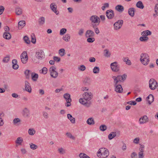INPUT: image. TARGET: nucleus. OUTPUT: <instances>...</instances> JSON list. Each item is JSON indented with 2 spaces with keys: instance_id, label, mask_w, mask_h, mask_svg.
Segmentation results:
<instances>
[{
  "instance_id": "12",
  "label": "nucleus",
  "mask_w": 158,
  "mask_h": 158,
  "mask_svg": "<svg viewBox=\"0 0 158 158\" xmlns=\"http://www.w3.org/2000/svg\"><path fill=\"white\" fill-rule=\"evenodd\" d=\"M106 15L109 19H112L114 15V12L112 10H108L106 11Z\"/></svg>"
},
{
  "instance_id": "33",
  "label": "nucleus",
  "mask_w": 158,
  "mask_h": 158,
  "mask_svg": "<svg viewBox=\"0 0 158 158\" xmlns=\"http://www.w3.org/2000/svg\"><path fill=\"white\" fill-rule=\"evenodd\" d=\"M64 97L66 100V101H72L70 98V95L68 93L65 94L64 95Z\"/></svg>"
},
{
  "instance_id": "1",
  "label": "nucleus",
  "mask_w": 158,
  "mask_h": 158,
  "mask_svg": "<svg viewBox=\"0 0 158 158\" xmlns=\"http://www.w3.org/2000/svg\"><path fill=\"white\" fill-rule=\"evenodd\" d=\"M83 98L79 99L80 103L87 107H90L91 104L90 100L92 98L93 95L91 92H85L83 94Z\"/></svg>"
},
{
  "instance_id": "35",
  "label": "nucleus",
  "mask_w": 158,
  "mask_h": 158,
  "mask_svg": "<svg viewBox=\"0 0 158 158\" xmlns=\"http://www.w3.org/2000/svg\"><path fill=\"white\" fill-rule=\"evenodd\" d=\"M70 38V35L69 34H66L63 37V39L66 42L69 41Z\"/></svg>"
},
{
  "instance_id": "25",
  "label": "nucleus",
  "mask_w": 158,
  "mask_h": 158,
  "mask_svg": "<svg viewBox=\"0 0 158 158\" xmlns=\"http://www.w3.org/2000/svg\"><path fill=\"white\" fill-rule=\"evenodd\" d=\"M38 75L37 73L34 72H33L31 73V78L33 81H37L38 78Z\"/></svg>"
},
{
  "instance_id": "46",
  "label": "nucleus",
  "mask_w": 158,
  "mask_h": 158,
  "mask_svg": "<svg viewBox=\"0 0 158 158\" xmlns=\"http://www.w3.org/2000/svg\"><path fill=\"white\" fill-rule=\"evenodd\" d=\"M10 57L9 56H6L4 57L2 60V62L4 63H7L10 60Z\"/></svg>"
},
{
  "instance_id": "44",
  "label": "nucleus",
  "mask_w": 158,
  "mask_h": 158,
  "mask_svg": "<svg viewBox=\"0 0 158 158\" xmlns=\"http://www.w3.org/2000/svg\"><path fill=\"white\" fill-rule=\"evenodd\" d=\"M47 71L48 69L45 67H44L41 70H40V73L44 74H46L47 73Z\"/></svg>"
},
{
  "instance_id": "59",
  "label": "nucleus",
  "mask_w": 158,
  "mask_h": 158,
  "mask_svg": "<svg viewBox=\"0 0 158 158\" xmlns=\"http://www.w3.org/2000/svg\"><path fill=\"white\" fill-rule=\"evenodd\" d=\"M140 147L139 148V150L140 152H143L144 151V146L143 144H140Z\"/></svg>"
},
{
  "instance_id": "57",
  "label": "nucleus",
  "mask_w": 158,
  "mask_h": 158,
  "mask_svg": "<svg viewBox=\"0 0 158 158\" xmlns=\"http://www.w3.org/2000/svg\"><path fill=\"white\" fill-rule=\"evenodd\" d=\"M84 32V29L83 28H81L79 30L78 32V34L80 36H82Z\"/></svg>"
},
{
  "instance_id": "2",
  "label": "nucleus",
  "mask_w": 158,
  "mask_h": 158,
  "mask_svg": "<svg viewBox=\"0 0 158 158\" xmlns=\"http://www.w3.org/2000/svg\"><path fill=\"white\" fill-rule=\"evenodd\" d=\"M97 155L100 158H106L108 156L109 152L106 148H101L98 150Z\"/></svg>"
},
{
  "instance_id": "56",
  "label": "nucleus",
  "mask_w": 158,
  "mask_h": 158,
  "mask_svg": "<svg viewBox=\"0 0 158 158\" xmlns=\"http://www.w3.org/2000/svg\"><path fill=\"white\" fill-rule=\"evenodd\" d=\"M67 30L66 29L63 28L61 29L60 30V35H64L66 32Z\"/></svg>"
},
{
  "instance_id": "43",
  "label": "nucleus",
  "mask_w": 158,
  "mask_h": 158,
  "mask_svg": "<svg viewBox=\"0 0 158 158\" xmlns=\"http://www.w3.org/2000/svg\"><path fill=\"white\" fill-rule=\"evenodd\" d=\"M100 71V69L97 66L95 67L93 69V72L94 74H98Z\"/></svg>"
},
{
  "instance_id": "49",
  "label": "nucleus",
  "mask_w": 158,
  "mask_h": 158,
  "mask_svg": "<svg viewBox=\"0 0 158 158\" xmlns=\"http://www.w3.org/2000/svg\"><path fill=\"white\" fill-rule=\"evenodd\" d=\"M23 40L27 44L30 43V41L29 38L27 36H25L23 37Z\"/></svg>"
},
{
  "instance_id": "10",
  "label": "nucleus",
  "mask_w": 158,
  "mask_h": 158,
  "mask_svg": "<svg viewBox=\"0 0 158 158\" xmlns=\"http://www.w3.org/2000/svg\"><path fill=\"white\" fill-rule=\"evenodd\" d=\"M50 7L51 10L56 15H58L59 14V11L57 10V5L55 3L53 2L51 3L50 5Z\"/></svg>"
},
{
  "instance_id": "26",
  "label": "nucleus",
  "mask_w": 158,
  "mask_h": 158,
  "mask_svg": "<svg viewBox=\"0 0 158 158\" xmlns=\"http://www.w3.org/2000/svg\"><path fill=\"white\" fill-rule=\"evenodd\" d=\"M67 117L68 119L70 120L72 123L73 124L75 123L76 122L75 118L73 117L70 114H68L67 115Z\"/></svg>"
},
{
  "instance_id": "22",
  "label": "nucleus",
  "mask_w": 158,
  "mask_h": 158,
  "mask_svg": "<svg viewBox=\"0 0 158 158\" xmlns=\"http://www.w3.org/2000/svg\"><path fill=\"white\" fill-rule=\"evenodd\" d=\"M25 25L26 23L25 21L22 20L19 21L18 24L19 29H21L25 26Z\"/></svg>"
},
{
  "instance_id": "23",
  "label": "nucleus",
  "mask_w": 158,
  "mask_h": 158,
  "mask_svg": "<svg viewBox=\"0 0 158 158\" xmlns=\"http://www.w3.org/2000/svg\"><path fill=\"white\" fill-rule=\"evenodd\" d=\"M3 37L6 40H10L11 38V34L8 32H4L3 34Z\"/></svg>"
},
{
  "instance_id": "4",
  "label": "nucleus",
  "mask_w": 158,
  "mask_h": 158,
  "mask_svg": "<svg viewBox=\"0 0 158 158\" xmlns=\"http://www.w3.org/2000/svg\"><path fill=\"white\" fill-rule=\"evenodd\" d=\"M149 87L151 90H155L158 86L157 81L153 78L149 80Z\"/></svg>"
},
{
  "instance_id": "54",
  "label": "nucleus",
  "mask_w": 158,
  "mask_h": 158,
  "mask_svg": "<svg viewBox=\"0 0 158 158\" xmlns=\"http://www.w3.org/2000/svg\"><path fill=\"white\" fill-rule=\"evenodd\" d=\"M58 151L59 152L60 154H64L65 152V150L62 148H58Z\"/></svg>"
},
{
  "instance_id": "27",
  "label": "nucleus",
  "mask_w": 158,
  "mask_h": 158,
  "mask_svg": "<svg viewBox=\"0 0 158 158\" xmlns=\"http://www.w3.org/2000/svg\"><path fill=\"white\" fill-rule=\"evenodd\" d=\"M86 123L87 124L89 125H93L95 124L94 118L92 117L88 119L86 121Z\"/></svg>"
},
{
  "instance_id": "34",
  "label": "nucleus",
  "mask_w": 158,
  "mask_h": 158,
  "mask_svg": "<svg viewBox=\"0 0 158 158\" xmlns=\"http://www.w3.org/2000/svg\"><path fill=\"white\" fill-rule=\"evenodd\" d=\"M154 10L155 13L153 14V16L154 17L156 18L157 16H158V4L156 5Z\"/></svg>"
},
{
  "instance_id": "52",
  "label": "nucleus",
  "mask_w": 158,
  "mask_h": 158,
  "mask_svg": "<svg viewBox=\"0 0 158 158\" xmlns=\"http://www.w3.org/2000/svg\"><path fill=\"white\" fill-rule=\"evenodd\" d=\"M32 35H31V42L33 44H35L36 43V38L34 34H33Z\"/></svg>"
},
{
  "instance_id": "51",
  "label": "nucleus",
  "mask_w": 158,
  "mask_h": 158,
  "mask_svg": "<svg viewBox=\"0 0 158 158\" xmlns=\"http://www.w3.org/2000/svg\"><path fill=\"white\" fill-rule=\"evenodd\" d=\"M87 41L89 43H93L95 41V39L93 37H89L87 38Z\"/></svg>"
},
{
  "instance_id": "40",
  "label": "nucleus",
  "mask_w": 158,
  "mask_h": 158,
  "mask_svg": "<svg viewBox=\"0 0 158 158\" xmlns=\"http://www.w3.org/2000/svg\"><path fill=\"white\" fill-rule=\"evenodd\" d=\"M149 38L148 37L141 36L139 38V40L141 42H147Z\"/></svg>"
},
{
  "instance_id": "21",
  "label": "nucleus",
  "mask_w": 158,
  "mask_h": 158,
  "mask_svg": "<svg viewBox=\"0 0 158 158\" xmlns=\"http://www.w3.org/2000/svg\"><path fill=\"white\" fill-rule=\"evenodd\" d=\"M154 99V96L152 94H150L147 98V100L149 104H151L153 101Z\"/></svg>"
},
{
  "instance_id": "63",
  "label": "nucleus",
  "mask_w": 158,
  "mask_h": 158,
  "mask_svg": "<svg viewBox=\"0 0 158 158\" xmlns=\"http://www.w3.org/2000/svg\"><path fill=\"white\" fill-rule=\"evenodd\" d=\"M137 153L135 152H133L131 154V158H137Z\"/></svg>"
},
{
  "instance_id": "47",
  "label": "nucleus",
  "mask_w": 158,
  "mask_h": 158,
  "mask_svg": "<svg viewBox=\"0 0 158 158\" xmlns=\"http://www.w3.org/2000/svg\"><path fill=\"white\" fill-rule=\"evenodd\" d=\"M99 129L101 131H104L106 130L107 127L105 125H102L100 126Z\"/></svg>"
},
{
  "instance_id": "15",
  "label": "nucleus",
  "mask_w": 158,
  "mask_h": 158,
  "mask_svg": "<svg viewBox=\"0 0 158 158\" xmlns=\"http://www.w3.org/2000/svg\"><path fill=\"white\" fill-rule=\"evenodd\" d=\"M112 78L114 79V84L115 85L117 84L118 82L123 81L122 80V78L121 75H118L117 77L115 76H113L112 77Z\"/></svg>"
},
{
  "instance_id": "13",
  "label": "nucleus",
  "mask_w": 158,
  "mask_h": 158,
  "mask_svg": "<svg viewBox=\"0 0 158 158\" xmlns=\"http://www.w3.org/2000/svg\"><path fill=\"white\" fill-rule=\"evenodd\" d=\"M25 87L26 91L30 93L31 92V88L30 84L27 81H25Z\"/></svg>"
},
{
  "instance_id": "60",
  "label": "nucleus",
  "mask_w": 158,
  "mask_h": 158,
  "mask_svg": "<svg viewBox=\"0 0 158 158\" xmlns=\"http://www.w3.org/2000/svg\"><path fill=\"white\" fill-rule=\"evenodd\" d=\"M109 6V4L108 3H105L104 4V6L102 7V10H104L106 7H108Z\"/></svg>"
},
{
  "instance_id": "14",
  "label": "nucleus",
  "mask_w": 158,
  "mask_h": 158,
  "mask_svg": "<svg viewBox=\"0 0 158 158\" xmlns=\"http://www.w3.org/2000/svg\"><path fill=\"white\" fill-rule=\"evenodd\" d=\"M23 115L25 118H29L30 117V110L27 108H24L23 110Z\"/></svg>"
},
{
  "instance_id": "16",
  "label": "nucleus",
  "mask_w": 158,
  "mask_h": 158,
  "mask_svg": "<svg viewBox=\"0 0 158 158\" xmlns=\"http://www.w3.org/2000/svg\"><path fill=\"white\" fill-rule=\"evenodd\" d=\"M115 87V90L116 92L118 93H122L123 91V89L120 85H115L114 84Z\"/></svg>"
},
{
  "instance_id": "28",
  "label": "nucleus",
  "mask_w": 158,
  "mask_h": 158,
  "mask_svg": "<svg viewBox=\"0 0 158 158\" xmlns=\"http://www.w3.org/2000/svg\"><path fill=\"white\" fill-rule=\"evenodd\" d=\"M15 11L16 14L17 15H20L22 14V9L19 7H17L15 8Z\"/></svg>"
},
{
  "instance_id": "5",
  "label": "nucleus",
  "mask_w": 158,
  "mask_h": 158,
  "mask_svg": "<svg viewBox=\"0 0 158 158\" xmlns=\"http://www.w3.org/2000/svg\"><path fill=\"white\" fill-rule=\"evenodd\" d=\"M56 68L55 66H52L49 69V72L51 76L54 78H56L58 76V72L56 71Z\"/></svg>"
},
{
  "instance_id": "58",
  "label": "nucleus",
  "mask_w": 158,
  "mask_h": 158,
  "mask_svg": "<svg viewBox=\"0 0 158 158\" xmlns=\"http://www.w3.org/2000/svg\"><path fill=\"white\" fill-rule=\"evenodd\" d=\"M78 69L81 71H84L85 69V67L83 65H81L78 68Z\"/></svg>"
},
{
  "instance_id": "61",
  "label": "nucleus",
  "mask_w": 158,
  "mask_h": 158,
  "mask_svg": "<svg viewBox=\"0 0 158 158\" xmlns=\"http://www.w3.org/2000/svg\"><path fill=\"white\" fill-rule=\"evenodd\" d=\"M121 77L122 78V80L123 81H124L126 79L127 77V75L125 73L121 76Z\"/></svg>"
},
{
  "instance_id": "8",
  "label": "nucleus",
  "mask_w": 158,
  "mask_h": 158,
  "mask_svg": "<svg viewBox=\"0 0 158 158\" xmlns=\"http://www.w3.org/2000/svg\"><path fill=\"white\" fill-rule=\"evenodd\" d=\"M117 62H114L110 64V66L112 70L115 72H117L119 70V67L117 65Z\"/></svg>"
},
{
  "instance_id": "18",
  "label": "nucleus",
  "mask_w": 158,
  "mask_h": 158,
  "mask_svg": "<svg viewBox=\"0 0 158 158\" xmlns=\"http://www.w3.org/2000/svg\"><path fill=\"white\" fill-rule=\"evenodd\" d=\"M148 122V118L146 115L141 117L139 119L140 124H143Z\"/></svg>"
},
{
  "instance_id": "9",
  "label": "nucleus",
  "mask_w": 158,
  "mask_h": 158,
  "mask_svg": "<svg viewBox=\"0 0 158 158\" xmlns=\"http://www.w3.org/2000/svg\"><path fill=\"white\" fill-rule=\"evenodd\" d=\"M89 20L92 23H98V24L100 22L99 18L96 15H93L91 16Z\"/></svg>"
},
{
  "instance_id": "41",
  "label": "nucleus",
  "mask_w": 158,
  "mask_h": 158,
  "mask_svg": "<svg viewBox=\"0 0 158 158\" xmlns=\"http://www.w3.org/2000/svg\"><path fill=\"white\" fill-rule=\"evenodd\" d=\"M28 133L30 135H33L35 133V131L33 128H30L28 130Z\"/></svg>"
},
{
  "instance_id": "36",
  "label": "nucleus",
  "mask_w": 158,
  "mask_h": 158,
  "mask_svg": "<svg viewBox=\"0 0 158 158\" xmlns=\"http://www.w3.org/2000/svg\"><path fill=\"white\" fill-rule=\"evenodd\" d=\"M123 60L128 65H131V61L127 57H124L123 59Z\"/></svg>"
},
{
  "instance_id": "29",
  "label": "nucleus",
  "mask_w": 158,
  "mask_h": 158,
  "mask_svg": "<svg viewBox=\"0 0 158 158\" xmlns=\"http://www.w3.org/2000/svg\"><path fill=\"white\" fill-rule=\"evenodd\" d=\"M116 10L119 12H122L124 10V7L121 5H117L115 7Z\"/></svg>"
},
{
  "instance_id": "50",
  "label": "nucleus",
  "mask_w": 158,
  "mask_h": 158,
  "mask_svg": "<svg viewBox=\"0 0 158 158\" xmlns=\"http://www.w3.org/2000/svg\"><path fill=\"white\" fill-rule=\"evenodd\" d=\"M29 72L30 71L29 70H26L24 72L26 76V78L28 79H29L30 77Z\"/></svg>"
},
{
  "instance_id": "32",
  "label": "nucleus",
  "mask_w": 158,
  "mask_h": 158,
  "mask_svg": "<svg viewBox=\"0 0 158 158\" xmlns=\"http://www.w3.org/2000/svg\"><path fill=\"white\" fill-rule=\"evenodd\" d=\"M23 141V138L21 137H18L15 141V142L16 144L19 145H21Z\"/></svg>"
},
{
  "instance_id": "31",
  "label": "nucleus",
  "mask_w": 158,
  "mask_h": 158,
  "mask_svg": "<svg viewBox=\"0 0 158 158\" xmlns=\"http://www.w3.org/2000/svg\"><path fill=\"white\" fill-rule=\"evenodd\" d=\"M103 55L106 57H109L111 55V53L108 49H105L104 50Z\"/></svg>"
},
{
  "instance_id": "24",
  "label": "nucleus",
  "mask_w": 158,
  "mask_h": 158,
  "mask_svg": "<svg viewBox=\"0 0 158 158\" xmlns=\"http://www.w3.org/2000/svg\"><path fill=\"white\" fill-rule=\"evenodd\" d=\"M152 34V32L148 30H146L143 31L141 34V35L144 37H147L148 35H151Z\"/></svg>"
},
{
  "instance_id": "7",
  "label": "nucleus",
  "mask_w": 158,
  "mask_h": 158,
  "mask_svg": "<svg viewBox=\"0 0 158 158\" xmlns=\"http://www.w3.org/2000/svg\"><path fill=\"white\" fill-rule=\"evenodd\" d=\"M123 23V21L122 20H119L116 22L114 24V29L117 30L120 29L122 27Z\"/></svg>"
},
{
  "instance_id": "64",
  "label": "nucleus",
  "mask_w": 158,
  "mask_h": 158,
  "mask_svg": "<svg viewBox=\"0 0 158 158\" xmlns=\"http://www.w3.org/2000/svg\"><path fill=\"white\" fill-rule=\"evenodd\" d=\"M143 152H139L138 153V158H143L144 155H143Z\"/></svg>"
},
{
  "instance_id": "48",
  "label": "nucleus",
  "mask_w": 158,
  "mask_h": 158,
  "mask_svg": "<svg viewBox=\"0 0 158 158\" xmlns=\"http://www.w3.org/2000/svg\"><path fill=\"white\" fill-rule=\"evenodd\" d=\"M80 158H90L89 156L84 153H80L79 155Z\"/></svg>"
},
{
  "instance_id": "30",
  "label": "nucleus",
  "mask_w": 158,
  "mask_h": 158,
  "mask_svg": "<svg viewBox=\"0 0 158 158\" xmlns=\"http://www.w3.org/2000/svg\"><path fill=\"white\" fill-rule=\"evenodd\" d=\"M135 9L133 8H131L129 9L128 11L129 15L131 17H133L135 15Z\"/></svg>"
},
{
  "instance_id": "53",
  "label": "nucleus",
  "mask_w": 158,
  "mask_h": 158,
  "mask_svg": "<svg viewBox=\"0 0 158 158\" xmlns=\"http://www.w3.org/2000/svg\"><path fill=\"white\" fill-rule=\"evenodd\" d=\"M66 135L68 137L72 139L73 140H75V138L73 136L71 133L67 132L66 133Z\"/></svg>"
},
{
  "instance_id": "11",
  "label": "nucleus",
  "mask_w": 158,
  "mask_h": 158,
  "mask_svg": "<svg viewBox=\"0 0 158 158\" xmlns=\"http://www.w3.org/2000/svg\"><path fill=\"white\" fill-rule=\"evenodd\" d=\"M35 56L38 59L41 60L44 58V53L43 51L40 50L36 52Z\"/></svg>"
},
{
  "instance_id": "6",
  "label": "nucleus",
  "mask_w": 158,
  "mask_h": 158,
  "mask_svg": "<svg viewBox=\"0 0 158 158\" xmlns=\"http://www.w3.org/2000/svg\"><path fill=\"white\" fill-rule=\"evenodd\" d=\"M22 62L23 64H26L28 60V57L27 52L24 51L23 52L20 56Z\"/></svg>"
},
{
  "instance_id": "39",
  "label": "nucleus",
  "mask_w": 158,
  "mask_h": 158,
  "mask_svg": "<svg viewBox=\"0 0 158 158\" xmlns=\"http://www.w3.org/2000/svg\"><path fill=\"white\" fill-rule=\"evenodd\" d=\"M116 135V132H111L109 135L108 138L110 140H111L115 137Z\"/></svg>"
},
{
  "instance_id": "3",
  "label": "nucleus",
  "mask_w": 158,
  "mask_h": 158,
  "mask_svg": "<svg viewBox=\"0 0 158 158\" xmlns=\"http://www.w3.org/2000/svg\"><path fill=\"white\" fill-rule=\"evenodd\" d=\"M140 60L143 65H147L149 63V56L147 53H142L140 55Z\"/></svg>"
},
{
  "instance_id": "45",
  "label": "nucleus",
  "mask_w": 158,
  "mask_h": 158,
  "mask_svg": "<svg viewBox=\"0 0 158 158\" xmlns=\"http://www.w3.org/2000/svg\"><path fill=\"white\" fill-rule=\"evenodd\" d=\"M30 147L33 150H35L38 148V146L32 143H31L29 144Z\"/></svg>"
},
{
  "instance_id": "62",
  "label": "nucleus",
  "mask_w": 158,
  "mask_h": 158,
  "mask_svg": "<svg viewBox=\"0 0 158 158\" xmlns=\"http://www.w3.org/2000/svg\"><path fill=\"white\" fill-rule=\"evenodd\" d=\"M127 103L131 105H135L136 104V102L135 101H130L127 102Z\"/></svg>"
},
{
  "instance_id": "19",
  "label": "nucleus",
  "mask_w": 158,
  "mask_h": 158,
  "mask_svg": "<svg viewBox=\"0 0 158 158\" xmlns=\"http://www.w3.org/2000/svg\"><path fill=\"white\" fill-rule=\"evenodd\" d=\"M45 21V18L43 16L41 17L38 19V24L42 26L44 24Z\"/></svg>"
},
{
  "instance_id": "20",
  "label": "nucleus",
  "mask_w": 158,
  "mask_h": 158,
  "mask_svg": "<svg viewBox=\"0 0 158 158\" xmlns=\"http://www.w3.org/2000/svg\"><path fill=\"white\" fill-rule=\"evenodd\" d=\"M4 114L2 112L0 111V127L2 126L4 124L2 118L4 117Z\"/></svg>"
},
{
  "instance_id": "37",
  "label": "nucleus",
  "mask_w": 158,
  "mask_h": 158,
  "mask_svg": "<svg viewBox=\"0 0 158 158\" xmlns=\"http://www.w3.org/2000/svg\"><path fill=\"white\" fill-rule=\"evenodd\" d=\"M136 6L140 9H143L144 8V6L141 1H138L136 3Z\"/></svg>"
},
{
  "instance_id": "38",
  "label": "nucleus",
  "mask_w": 158,
  "mask_h": 158,
  "mask_svg": "<svg viewBox=\"0 0 158 158\" xmlns=\"http://www.w3.org/2000/svg\"><path fill=\"white\" fill-rule=\"evenodd\" d=\"M84 84L86 85H89L90 83V79L89 78H86L83 81Z\"/></svg>"
},
{
  "instance_id": "55",
  "label": "nucleus",
  "mask_w": 158,
  "mask_h": 158,
  "mask_svg": "<svg viewBox=\"0 0 158 158\" xmlns=\"http://www.w3.org/2000/svg\"><path fill=\"white\" fill-rule=\"evenodd\" d=\"M21 120L19 118H15L13 119V123L14 124H16L20 122Z\"/></svg>"
},
{
  "instance_id": "42",
  "label": "nucleus",
  "mask_w": 158,
  "mask_h": 158,
  "mask_svg": "<svg viewBox=\"0 0 158 158\" xmlns=\"http://www.w3.org/2000/svg\"><path fill=\"white\" fill-rule=\"evenodd\" d=\"M59 53L61 56H64L65 54V50L64 48L60 49L59 51Z\"/></svg>"
},
{
  "instance_id": "17",
  "label": "nucleus",
  "mask_w": 158,
  "mask_h": 158,
  "mask_svg": "<svg viewBox=\"0 0 158 158\" xmlns=\"http://www.w3.org/2000/svg\"><path fill=\"white\" fill-rule=\"evenodd\" d=\"M95 35L94 32L90 30H87L85 33V36L86 38L94 37Z\"/></svg>"
}]
</instances>
